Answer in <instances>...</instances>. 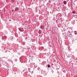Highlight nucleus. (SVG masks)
Masks as SVG:
<instances>
[{"mask_svg": "<svg viewBox=\"0 0 77 77\" xmlns=\"http://www.w3.org/2000/svg\"><path fill=\"white\" fill-rule=\"evenodd\" d=\"M3 32H0V36H2V39L3 40L4 38L6 39L7 38V36L6 35L3 36Z\"/></svg>", "mask_w": 77, "mask_h": 77, "instance_id": "obj_1", "label": "nucleus"}, {"mask_svg": "<svg viewBox=\"0 0 77 77\" xmlns=\"http://www.w3.org/2000/svg\"><path fill=\"white\" fill-rule=\"evenodd\" d=\"M9 30H10V32H12V33H13V32H14V29L13 28L9 29Z\"/></svg>", "mask_w": 77, "mask_h": 77, "instance_id": "obj_2", "label": "nucleus"}, {"mask_svg": "<svg viewBox=\"0 0 77 77\" xmlns=\"http://www.w3.org/2000/svg\"><path fill=\"white\" fill-rule=\"evenodd\" d=\"M46 63V62H45V61H43L42 62V65H45V64Z\"/></svg>", "mask_w": 77, "mask_h": 77, "instance_id": "obj_3", "label": "nucleus"}, {"mask_svg": "<svg viewBox=\"0 0 77 77\" xmlns=\"http://www.w3.org/2000/svg\"><path fill=\"white\" fill-rule=\"evenodd\" d=\"M19 9V8L18 7H16V8L15 9L14 11H17Z\"/></svg>", "mask_w": 77, "mask_h": 77, "instance_id": "obj_4", "label": "nucleus"}, {"mask_svg": "<svg viewBox=\"0 0 77 77\" xmlns=\"http://www.w3.org/2000/svg\"><path fill=\"white\" fill-rule=\"evenodd\" d=\"M40 28H41L42 29H43L44 28V26H43V25H41L40 26Z\"/></svg>", "mask_w": 77, "mask_h": 77, "instance_id": "obj_5", "label": "nucleus"}, {"mask_svg": "<svg viewBox=\"0 0 77 77\" xmlns=\"http://www.w3.org/2000/svg\"><path fill=\"white\" fill-rule=\"evenodd\" d=\"M42 33V30H39L38 31V34H41Z\"/></svg>", "mask_w": 77, "mask_h": 77, "instance_id": "obj_6", "label": "nucleus"}, {"mask_svg": "<svg viewBox=\"0 0 77 77\" xmlns=\"http://www.w3.org/2000/svg\"><path fill=\"white\" fill-rule=\"evenodd\" d=\"M63 3L65 5L66 4V3H67V2H66L65 1H63Z\"/></svg>", "mask_w": 77, "mask_h": 77, "instance_id": "obj_7", "label": "nucleus"}, {"mask_svg": "<svg viewBox=\"0 0 77 77\" xmlns=\"http://www.w3.org/2000/svg\"><path fill=\"white\" fill-rule=\"evenodd\" d=\"M10 39H13V37L11 36L10 38Z\"/></svg>", "mask_w": 77, "mask_h": 77, "instance_id": "obj_8", "label": "nucleus"}, {"mask_svg": "<svg viewBox=\"0 0 77 77\" xmlns=\"http://www.w3.org/2000/svg\"><path fill=\"white\" fill-rule=\"evenodd\" d=\"M72 14H75V11H72Z\"/></svg>", "mask_w": 77, "mask_h": 77, "instance_id": "obj_9", "label": "nucleus"}, {"mask_svg": "<svg viewBox=\"0 0 77 77\" xmlns=\"http://www.w3.org/2000/svg\"><path fill=\"white\" fill-rule=\"evenodd\" d=\"M75 35H77V31H75Z\"/></svg>", "mask_w": 77, "mask_h": 77, "instance_id": "obj_10", "label": "nucleus"}, {"mask_svg": "<svg viewBox=\"0 0 77 77\" xmlns=\"http://www.w3.org/2000/svg\"><path fill=\"white\" fill-rule=\"evenodd\" d=\"M11 2H12V3H14V0H11Z\"/></svg>", "mask_w": 77, "mask_h": 77, "instance_id": "obj_11", "label": "nucleus"}, {"mask_svg": "<svg viewBox=\"0 0 77 77\" xmlns=\"http://www.w3.org/2000/svg\"><path fill=\"white\" fill-rule=\"evenodd\" d=\"M22 45H25V43H24V42H23L22 43Z\"/></svg>", "mask_w": 77, "mask_h": 77, "instance_id": "obj_12", "label": "nucleus"}, {"mask_svg": "<svg viewBox=\"0 0 77 77\" xmlns=\"http://www.w3.org/2000/svg\"><path fill=\"white\" fill-rule=\"evenodd\" d=\"M48 68H50V65H48Z\"/></svg>", "mask_w": 77, "mask_h": 77, "instance_id": "obj_13", "label": "nucleus"}, {"mask_svg": "<svg viewBox=\"0 0 77 77\" xmlns=\"http://www.w3.org/2000/svg\"><path fill=\"white\" fill-rule=\"evenodd\" d=\"M19 30L20 31V32H21V30L20 29V28H19Z\"/></svg>", "mask_w": 77, "mask_h": 77, "instance_id": "obj_14", "label": "nucleus"}, {"mask_svg": "<svg viewBox=\"0 0 77 77\" xmlns=\"http://www.w3.org/2000/svg\"><path fill=\"white\" fill-rule=\"evenodd\" d=\"M49 3H51V1H49Z\"/></svg>", "mask_w": 77, "mask_h": 77, "instance_id": "obj_15", "label": "nucleus"}, {"mask_svg": "<svg viewBox=\"0 0 77 77\" xmlns=\"http://www.w3.org/2000/svg\"><path fill=\"white\" fill-rule=\"evenodd\" d=\"M50 13L51 14H52V13H51V12Z\"/></svg>", "mask_w": 77, "mask_h": 77, "instance_id": "obj_16", "label": "nucleus"}, {"mask_svg": "<svg viewBox=\"0 0 77 77\" xmlns=\"http://www.w3.org/2000/svg\"><path fill=\"white\" fill-rule=\"evenodd\" d=\"M63 6H64V5H63Z\"/></svg>", "mask_w": 77, "mask_h": 77, "instance_id": "obj_17", "label": "nucleus"}, {"mask_svg": "<svg viewBox=\"0 0 77 77\" xmlns=\"http://www.w3.org/2000/svg\"><path fill=\"white\" fill-rule=\"evenodd\" d=\"M52 14H53V13H52Z\"/></svg>", "mask_w": 77, "mask_h": 77, "instance_id": "obj_18", "label": "nucleus"}]
</instances>
